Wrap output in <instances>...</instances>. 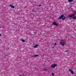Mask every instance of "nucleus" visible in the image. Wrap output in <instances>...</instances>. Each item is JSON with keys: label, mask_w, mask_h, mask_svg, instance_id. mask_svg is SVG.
Listing matches in <instances>:
<instances>
[{"label": "nucleus", "mask_w": 76, "mask_h": 76, "mask_svg": "<svg viewBox=\"0 0 76 76\" xmlns=\"http://www.w3.org/2000/svg\"><path fill=\"white\" fill-rule=\"evenodd\" d=\"M72 4H73V3H71L69 4V5H72Z\"/></svg>", "instance_id": "nucleus-17"}, {"label": "nucleus", "mask_w": 76, "mask_h": 76, "mask_svg": "<svg viewBox=\"0 0 76 76\" xmlns=\"http://www.w3.org/2000/svg\"><path fill=\"white\" fill-rule=\"evenodd\" d=\"M38 55H34L33 56V57H38Z\"/></svg>", "instance_id": "nucleus-9"}, {"label": "nucleus", "mask_w": 76, "mask_h": 76, "mask_svg": "<svg viewBox=\"0 0 76 76\" xmlns=\"http://www.w3.org/2000/svg\"><path fill=\"white\" fill-rule=\"evenodd\" d=\"M41 6H42V5L40 4L39 5V7H41Z\"/></svg>", "instance_id": "nucleus-15"}, {"label": "nucleus", "mask_w": 76, "mask_h": 76, "mask_svg": "<svg viewBox=\"0 0 76 76\" xmlns=\"http://www.w3.org/2000/svg\"><path fill=\"white\" fill-rule=\"evenodd\" d=\"M33 11L35 12V10L34 9H33Z\"/></svg>", "instance_id": "nucleus-20"}, {"label": "nucleus", "mask_w": 76, "mask_h": 76, "mask_svg": "<svg viewBox=\"0 0 76 76\" xmlns=\"http://www.w3.org/2000/svg\"><path fill=\"white\" fill-rule=\"evenodd\" d=\"M7 49H9V48H7Z\"/></svg>", "instance_id": "nucleus-21"}, {"label": "nucleus", "mask_w": 76, "mask_h": 76, "mask_svg": "<svg viewBox=\"0 0 76 76\" xmlns=\"http://www.w3.org/2000/svg\"><path fill=\"white\" fill-rule=\"evenodd\" d=\"M72 18H73V19H76V16L73 17Z\"/></svg>", "instance_id": "nucleus-11"}, {"label": "nucleus", "mask_w": 76, "mask_h": 76, "mask_svg": "<svg viewBox=\"0 0 76 76\" xmlns=\"http://www.w3.org/2000/svg\"><path fill=\"white\" fill-rule=\"evenodd\" d=\"M21 41L22 42H25V41L23 39H21Z\"/></svg>", "instance_id": "nucleus-12"}, {"label": "nucleus", "mask_w": 76, "mask_h": 76, "mask_svg": "<svg viewBox=\"0 0 76 76\" xmlns=\"http://www.w3.org/2000/svg\"><path fill=\"white\" fill-rule=\"evenodd\" d=\"M60 45H62V46H64V43L63 41L61 42H60Z\"/></svg>", "instance_id": "nucleus-3"}, {"label": "nucleus", "mask_w": 76, "mask_h": 76, "mask_svg": "<svg viewBox=\"0 0 76 76\" xmlns=\"http://www.w3.org/2000/svg\"><path fill=\"white\" fill-rule=\"evenodd\" d=\"M69 71L70 72L71 74H72V75H73L74 74V72H73V71H72V69H69Z\"/></svg>", "instance_id": "nucleus-4"}, {"label": "nucleus", "mask_w": 76, "mask_h": 76, "mask_svg": "<svg viewBox=\"0 0 76 76\" xmlns=\"http://www.w3.org/2000/svg\"><path fill=\"white\" fill-rule=\"evenodd\" d=\"M68 1L69 2H71L72 1H73L71 0H68Z\"/></svg>", "instance_id": "nucleus-10"}, {"label": "nucleus", "mask_w": 76, "mask_h": 76, "mask_svg": "<svg viewBox=\"0 0 76 76\" xmlns=\"http://www.w3.org/2000/svg\"><path fill=\"white\" fill-rule=\"evenodd\" d=\"M54 44H55V45H57V43H54Z\"/></svg>", "instance_id": "nucleus-19"}, {"label": "nucleus", "mask_w": 76, "mask_h": 76, "mask_svg": "<svg viewBox=\"0 0 76 76\" xmlns=\"http://www.w3.org/2000/svg\"><path fill=\"white\" fill-rule=\"evenodd\" d=\"M39 45H36L34 46V48H37V47H38V46Z\"/></svg>", "instance_id": "nucleus-8"}, {"label": "nucleus", "mask_w": 76, "mask_h": 76, "mask_svg": "<svg viewBox=\"0 0 76 76\" xmlns=\"http://www.w3.org/2000/svg\"><path fill=\"white\" fill-rule=\"evenodd\" d=\"M0 36H1V34H0Z\"/></svg>", "instance_id": "nucleus-22"}, {"label": "nucleus", "mask_w": 76, "mask_h": 76, "mask_svg": "<svg viewBox=\"0 0 76 76\" xmlns=\"http://www.w3.org/2000/svg\"><path fill=\"white\" fill-rule=\"evenodd\" d=\"M10 7H11L12 8H13V9H14L15 7V6L13 5H12L11 4L10 5Z\"/></svg>", "instance_id": "nucleus-6"}, {"label": "nucleus", "mask_w": 76, "mask_h": 76, "mask_svg": "<svg viewBox=\"0 0 76 76\" xmlns=\"http://www.w3.org/2000/svg\"><path fill=\"white\" fill-rule=\"evenodd\" d=\"M67 51H68V50H66V51H65V52L66 53V52H67Z\"/></svg>", "instance_id": "nucleus-18"}, {"label": "nucleus", "mask_w": 76, "mask_h": 76, "mask_svg": "<svg viewBox=\"0 0 76 76\" xmlns=\"http://www.w3.org/2000/svg\"><path fill=\"white\" fill-rule=\"evenodd\" d=\"M61 19L62 20H65V19H66V17L64 16V15H62L58 18V19L60 20Z\"/></svg>", "instance_id": "nucleus-1"}, {"label": "nucleus", "mask_w": 76, "mask_h": 76, "mask_svg": "<svg viewBox=\"0 0 76 76\" xmlns=\"http://www.w3.org/2000/svg\"><path fill=\"white\" fill-rule=\"evenodd\" d=\"M42 71H46V69H42Z\"/></svg>", "instance_id": "nucleus-13"}, {"label": "nucleus", "mask_w": 76, "mask_h": 76, "mask_svg": "<svg viewBox=\"0 0 76 76\" xmlns=\"http://www.w3.org/2000/svg\"><path fill=\"white\" fill-rule=\"evenodd\" d=\"M74 16H75V14H72V15H70L69 17V18H73Z\"/></svg>", "instance_id": "nucleus-5"}, {"label": "nucleus", "mask_w": 76, "mask_h": 76, "mask_svg": "<svg viewBox=\"0 0 76 76\" xmlns=\"http://www.w3.org/2000/svg\"><path fill=\"white\" fill-rule=\"evenodd\" d=\"M52 75L53 76H54V73H52Z\"/></svg>", "instance_id": "nucleus-16"}, {"label": "nucleus", "mask_w": 76, "mask_h": 76, "mask_svg": "<svg viewBox=\"0 0 76 76\" xmlns=\"http://www.w3.org/2000/svg\"><path fill=\"white\" fill-rule=\"evenodd\" d=\"M7 56V54H5L4 55V57H6Z\"/></svg>", "instance_id": "nucleus-14"}, {"label": "nucleus", "mask_w": 76, "mask_h": 76, "mask_svg": "<svg viewBox=\"0 0 76 76\" xmlns=\"http://www.w3.org/2000/svg\"><path fill=\"white\" fill-rule=\"evenodd\" d=\"M53 25H55V26H57V24L55 22L53 23Z\"/></svg>", "instance_id": "nucleus-7"}, {"label": "nucleus", "mask_w": 76, "mask_h": 76, "mask_svg": "<svg viewBox=\"0 0 76 76\" xmlns=\"http://www.w3.org/2000/svg\"><path fill=\"white\" fill-rule=\"evenodd\" d=\"M57 66V65L56 64H53L51 66V67L52 68H55V67H56Z\"/></svg>", "instance_id": "nucleus-2"}]
</instances>
